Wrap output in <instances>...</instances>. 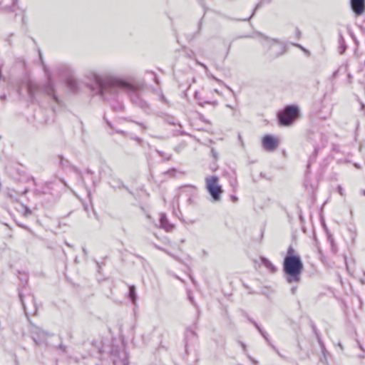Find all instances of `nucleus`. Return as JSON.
<instances>
[{
    "label": "nucleus",
    "instance_id": "nucleus-1",
    "mask_svg": "<svg viewBox=\"0 0 365 365\" xmlns=\"http://www.w3.org/2000/svg\"><path fill=\"white\" fill-rule=\"evenodd\" d=\"M86 78L93 83L90 86L91 91L102 98L107 93L116 94L120 90L130 93L132 102L138 105L142 99L139 88L130 82L110 73L100 74L93 69L85 71Z\"/></svg>",
    "mask_w": 365,
    "mask_h": 365
},
{
    "label": "nucleus",
    "instance_id": "nucleus-2",
    "mask_svg": "<svg viewBox=\"0 0 365 365\" xmlns=\"http://www.w3.org/2000/svg\"><path fill=\"white\" fill-rule=\"evenodd\" d=\"M282 271L285 280L289 284L299 283L304 271V264L300 255L292 245L287 248L282 262Z\"/></svg>",
    "mask_w": 365,
    "mask_h": 365
},
{
    "label": "nucleus",
    "instance_id": "nucleus-3",
    "mask_svg": "<svg viewBox=\"0 0 365 365\" xmlns=\"http://www.w3.org/2000/svg\"><path fill=\"white\" fill-rule=\"evenodd\" d=\"M40 59L42 62L43 69L47 78V81L43 86H40L32 81H29L27 83V91L30 99L32 101L36 100V95L38 93H44L50 96L52 100L56 102L59 106H62V102L59 100L58 96L55 94V89L53 86V81L51 78V75L48 71L46 66L44 65L42 59V55L39 53Z\"/></svg>",
    "mask_w": 365,
    "mask_h": 365
},
{
    "label": "nucleus",
    "instance_id": "nucleus-4",
    "mask_svg": "<svg viewBox=\"0 0 365 365\" xmlns=\"http://www.w3.org/2000/svg\"><path fill=\"white\" fill-rule=\"evenodd\" d=\"M299 115V107L295 104H289L277 113V119L280 125L289 126Z\"/></svg>",
    "mask_w": 365,
    "mask_h": 365
},
{
    "label": "nucleus",
    "instance_id": "nucleus-5",
    "mask_svg": "<svg viewBox=\"0 0 365 365\" xmlns=\"http://www.w3.org/2000/svg\"><path fill=\"white\" fill-rule=\"evenodd\" d=\"M206 189L211 197V201L213 202H219L221 200V195L223 190L219 185V178L217 175H212L205 178Z\"/></svg>",
    "mask_w": 365,
    "mask_h": 365
},
{
    "label": "nucleus",
    "instance_id": "nucleus-6",
    "mask_svg": "<svg viewBox=\"0 0 365 365\" xmlns=\"http://www.w3.org/2000/svg\"><path fill=\"white\" fill-rule=\"evenodd\" d=\"M256 34L261 38L260 42H261L262 46L264 47L265 48H267V52H270V56L272 58H277L283 53V51H284L283 47H280V51L277 53H272L271 52L272 48L276 44L279 43V40H277L276 38H272L259 31L256 32Z\"/></svg>",
    "mask_w": 365,
    "mask_h": 365
},
{
    "label": "nucleus",
    "instance_id": "nucleus-7",
    "mask_svg": "<svg viewBox=\"0 0 365 365\" xmlns=\"http://www.w3.org/2000/svg\"><path fill=\"white\" fill-rule=\"evenodd\" d=\"M262 144L267 151H273L277 148L278 141L272 135L267 134L262 138Z\"/></svg>",
    "mask_w": 365,
    "mask_h": 365
},
{
    "label": "nucleus",
    "instance_id": "nucleus-8",
    "mask_svg": "<svg viewBox=\"0 0 365 365\" xmlns=\"http://www.w3.org/2000/svg\"><path fill=\"white\" fill-rule=\"evenodd\" d=\"M350 6L354 14L360 16L365 12V0H350Z\"/></svg>",
    "mask_w": 365,
    "mask_h": 365
},
{
    "label": "nucleus",
    "instance_id": "nucleus-9",
    "mask_svg": "<svg viewBox=\"0 0 365 365\" xmlns=\"http://www.w3.org/2000/svg\"><path fill=\"white\" fill-rule=\"evenodd\" d=\"M160 226L167 232L172 231L175 227L174 225L169 222L165 213H160Z\"/></svg>",
    "mask_w": 365,
    "mask_h": 365
},
{
    "label": "nucleus",
    "instance_id": "nucleus-10",
    "mask_svg": "<svg viewBox=\"0 0 365 365\" xmlns=\"http://www.w3.org/2000/svg\"><path fill=\"white\" fill-rule=\"evenodd\" d=\"M260 261L262 264L266 267L272 273L277 272V267L265 257H261Z\"/></svg>",
    "mask_w": 365,
    "mask_h": 365
},
{
    "label": "nucleus",
    "instance_id": "nucleus-11",
    "mask_svg": "<svg viewBox=\"0 0 365 365\" xmlns=\"http://www.w3.org/2000/svg\"><path fill=\"white\" fill-rule=\"evenodd\" d=\"M195 62H196V63H197V65L200 66L201 67H202V68L205 69V73H206V75H207V76L208 78H211V79L215 80V81H217V83H222V81L221 80L218 79L217 77H215L214 75H212V74L210 72V71H209V69H208L207 66L205 63H202V62L199 61L198 60H195Z\"/></svg>",
    "mask_w": 365,
    "mask_h": 365
},
{
    "label": "nucleus",
    "instance_id": "nucleus-12",
    "mask_svg": "<svg viewBox=\"0 0 365 365\" xmlns=\"http://www.w3.org/2000/svg\"><path fill=\"white\" fill-rule=\"evenodd\" d=\"M339 53L340 54H343L346 51L347 46H346L345 40L341 33L339 34Z\"/></svg>",
    "mask_w": 365,
    "mask_h": 365
},
{
    "label": "nucleus",
    "instance_id": "nucleus-13",
    "mask_svg": "<svg viewBox=\"0 0 365 365\" xmlns=\"http://www.w3.org/2000/svg\"><path fill=\"white\" fill-rule=\"evenodd\" d=\"M128 297L133 304L136 303L137 293L135 287L134 285L129 286Z\"/></svg>",
    "mask_w": 365,
    "mask_h": 365
},
{
    "label": "nucleus",
    "instance_id": "nucleus-14",
    "mask_svg": "<svg viewBox=\"0 0 365 365\" xmlns=\"http://www.w3.org/2000/svg\"><path fill=\"white\" fill-rule=\"evenodd\" d=\"M271 2V0H261L257 5L255 7L252 14L250 16L247 17V18H245L244 19H242V21H250V19L254 16L256 11L257 9H259V8H261L264 4H269Z\"/></svg>",
    "mask_w": 365,
    "mask_h": 365
},
{
    "label": "nucleus",
    "instance_id": "nucleus-15",
    "mask_svg": "<svg viewBox=\"0 0 365 365\" xmlns=\"http://www.w3.org/2000/svg\"><path fill=\"white\" fill-rule=\"evenodd\" d=\"M312 330H313V332L315 334V336L319 342V344L321 347V349L324 350H325V346H324V342L322 341V339H321V336H320V334H319V332L318 331L316 326L314 325V324H312Z\"/></svg>",
    "mask_w": 365,
    "mask_h": 365
},
{
    "label": "nucleus",
    "instance_id": "nucleus-16",
    "mask_svg": "<svg viewBox=\"0 0 365 365\" xmlns=\"http://www.w3.org/2000/svg\"><path fill=\"white\" fill-rule=\"evenodd\" d=\"M110 185L112 187H113L115 189V188L120 189V188L123 187V188L125 189L129 193L132 194V192L130 190V189L128 187V186L125 185L120 180H118L116 181L115 185H112V184H110Z\"/></svg>",
    "mask_w": 365,
    "mask_h": 365
},
{
    "label": "nucleus",
    "instance_id": "nucleus-17",
    "mask_svg": "<svg viewBox=\"0 0 365 365\" xmlns=\"http://www.w3.org/2000/svg\"><path fill=\"white\" fill-rule=\"evenodd\" d=\"M70 168L73 172H74L78 175V177L81 181H82V182L84 181L83 173L80 169H78L77 167H76L75 165H70Z\"/></svg>",
    "mask_w": 365,
    "mask_h": 365
},
{
    "label": "nucleus",
    "instance_id": "nucleus-18",
    "mask_svg": "<svg viewBox=\"0 0 365 365\" xmlns=\"http://www.w3.org/2000/svg\"><path fill=\"white\" fill-rule=\"evenodd\" d=\"M67 84L72 90H77L78 88V83L75 79H68Z\"/></svg>",
    "mask_w": 365,
    "mask_h": 365
},
{
    "label": "nucleus",
    "instance_id": "nucleus-19",
    "mask_svg": "<svg viewBox=\"0 0 365 365\" xmlns=\"http://www.w3.org/2000/svg\"><path fill=\"white\" fill-rule=\"evenodd\" d=\"M137 106H138L139 107H140L141 108H143L145 110H147L148 109H149L148 103L143 99H141Z\"/></svg>",
    "mask_w": 365,
    "mask_h": 365
},
{
    "label": "nucleus",
    "instance_id": "nucleus-20",
    "mask_svg": "<svg viewBox=\"0 0 365 365\" xmlns=\"http://www.w3.org/2000/svg\"><path fill=\"white\" fill-rule=\"evenodd\" d=\"M19 299L21 301V304L23 306L24 312H25L26 315H28L29 313L27 312V309H26V304H25L24 301V295H23V294L20 291L19 292Z\"/></svg>",
    "mask_w": 365,
    "mask_h": 365
},
{
    "label": "nucleus",
    "instance_id": "nucleus-21",
    "mask_svg": "<svg viewBox=\"0 0 365 365\" xmlns=\"http://www.w3.org/2000/svg\"><path fill=\"white\" fill-rule=\"evenodd\" d=\"M156 151L158 153V155L160 156H161L162 158H163L165 160H170L171 155H168V154L163 153V151H160V150H157Z\"/></svg>",
    "mask_w": 365,
    "mask_h": 365
},
{
    "label": "nucleus",
    "instance_id": "nucleus-22",
    "mask_svg": "<svg viewBox=\"0 0 365 365\" xmlns=\"http://www.w3.org/2000/svg\"><path fill=\"white\" fill-rule=\"evenodd\" d=\"M258 331L262 336V337L267 341H269L268 334L261 328L257 329Z\"/></svg>",
    "mask_w": 365,
    "mask_h": 365
},
{
    "label": "nucleus",
    "instance_id": "nucleus-23",
    "mask_svg": "<svg viewBox=\"0 0 365 365\" xmlns=\"http://www.w3.org/2000/svg\"><path fill=\"white\" fill-rule=\"evenodd\" d=\"M160 100L165 104H166L168 106L170 105L168 100L166 98V97L164 96V94L163 93H161L160 95Z\"/></svg>",
    "mask_w": 365,
    "mask_h": 365
},
{
    "label": "nucleus",
    "instance_id": "nucleus-24",
    "mask_svg": "<svg viewBox=\"0 0 365 365\" xmlns=\"http://www.w3.org/2000/svg\"><path fill=\"white\" fill-rule=\"evenodd\" d=\"M36 334L39 336L41 339H45L47 338L48 336H51V334H50L49 333H46L45 331H43V333H36Z\"/></svg>",
    "mask_w": 365,
    "mask_h": 365
},
{
    "label": "nucleus",
    "instance_id": "nucleus-25",
    "mask_svg": "<svg viewBox=\"0 0 365 365\" xmlns=\"http://www.w3.org/2000/svg\"><path fill=\"white\" fill-rule=\"evenodd\" d=\"M189 335L195 336L196 333L195 331L191 329L190 328H187L186 330V337H188Z\"/></svg>",
    "mask_w": 365,
    "mask_h": 365
},
{
    "label": "nucleus",
    "instance_id": "nucleus-26",
    "mask_svg": "<svg viewBox=\"0 0 365 365\" xmlns=\"http://www.w3.org/2000/svg\"><path fill=\"white\" fill-rule=\"evenodd\" d=\"M57 349L61 350L63 353H66V346L63 344H62V343H61L58 346Z\"/></svg>",
    "mask_w": 365,
    "mask_h": 365
},
{
    "label": "nucleus",
    "instance_id": "nucleus-27",
    "mask_svg": "<svg viewBox=\"0 0 365 365\" xmlns=\"http://www.w3.org/2000/svg\"><path fill=\"white\" fill-rule=\"evenodd\" d=\"M322 349V354H323V357H321L320 361H321L322 362L327 361V355H326V354H327V350H326V349H325V350H324V351H323V349Z\"/></svg>",
    "mask_w": 365,
    "mask_h": 365
},
{
    "label": "nucleus",
    "instance_id": "nucleus-28",
    "mask_svg": "<svg viewBox=\"0 0 365 365\" xmlns=\"http://www.w3.org/2000/svg\"><path fill=\"white\" fill-rule=\"evenodd\" d=\"M31 302H32V303L34 304V314H36V312H37V307H36V304L35 298H34V296L33 294H31Z\"/></svg>",
    "mask_w": 365,
    "mask_h": 365
},
{
    "label": "nucleus",
    "instance_id": "nucleus-29",
    "mask_svg": "<svg viewBox=\"0 0 365 365\" xmlns=\"http://www.w3.org/2000/svg\"><path fill=\"white\" fill-rule=\"evenodd\" d=\"M58 158H59V160H60V165H61V166H62V167L64 165V163H65V162H66V163H68V160H66L64 159V158H63V155H59V156H58Z\"/></svg>",
    "mask_w": 365,
    "mask_h": 365
},
{
    "label": "nucleus",
    "instance_id": "nucleus-30",
    "mask_svg": "<svg viewBox=\"0 0 365 365\" xmlns=\"http://www.w3.org/2000/svg\"><path fill=\"white\" fill-rule=\"evenodd\" d=\"M248 320L250 323H252L256 327L257 329L260 327V326L254 319H252L251 318H248Z\"/></svg>",
    "mask_w": 365,
    "mask_h": 365
},
{
    "label": "nucleus",
    "instance_id": "nucleus-31",
    "mask_svg": "<svg viewBox=\"0 0 365 365\" xmlns=\"http://www.w3.org/2000/svg\"><path fill=\"white\" fill-rule=\"evenodd\" d=\"M31 214V210H30V208L28 207L27 206H25L24 215L27 216Z\"/></svg>",
    "mask_w": 365,
    "mask_h": 365
},
{
    "label": "nucleus",
    "instance_id": "nucleus-32",
    "mask_svg": "<svg viewBox=\"0 0 365 365\" xmlns=\"http://www.w3.org/2000/svg\"><path fill=\"white\" fill-rule=\"evenodd\" d=\"M240 345H241V346L242 348V350H243L244 353L245 354H247V346L243 342H242V341H240Z\"/></svg>",
    "mask_w": 365,
    "mask_h": 365
},
{
    "label": "nucleus",
    "instance_id": "nucleus-33",
    "mask_svg": "<svg viewBox=\"0 0 365 365\" xmlns=\"http://www.w3.org/2000/svg\"><path fill=\"white\" fill-rule=\"evenodd\" d=\"M122 364L123 365H128L129 364L126 354H125V357L122 360Z\"/></svg>",
    "mask_w": 365,
    "mask_h": 365
},
{
    "label": "nucleus",
    "instance_id": "nucleus-34",
    "mask_svg": "<svg viewBox=\"0 0 365 365\" xmlns=\"http://www.w3.org/2000/svg\"><path fill=\"white\" fill-rule=\"evenodd\" d=\"M337 190L340 195H341V196L344 195V190H343V188L341 187V186L339 185L337 187Z\"/></svg>",
    "mask_w": 365,
    "mask_h": 365
},
{
    "label": "nucleus",
    "instance_id": "nucleus-35",
    "mask_svg": "<svg viewBox=\"0 0 365 365\" xmlns=\"http://www.w3.org/2000/svg\"><path fill=\"white\" fill-rule=\"evenodd\" d=\"M211 153H212V156H213L215 159H217V151H216L214 148H212V150H211Z\"/></svg>",
    "mask_w": 365,
    "mask_h": 365
},
{
    "label": "nucleus",
    "instance_id": "nucleus-36",
    "mask_svg": "<svg viewBox=\"0 0 365 365\" xmlns=\"http://www.w3.org/2000/svg\"><path fill=\"white\" fill-rule=\"evenodd\" d=\"M247 356H248V357H249V359L252 361V364H253L254 365H259V362H258V361H257V360H255V359H252V358L250 356H249L248 354H247Z\"/></svg>",
    "mask_w": 365,
    "mask_h": 365
},
{
    "label": "nucleus",
    "instance_id": "nucleus-37",
    "mask_svg": "<svg viewBox=\"0 0 365 365\" xmlns=\"http://www.w3.org/2000/svg\"><path fill=\"white\" fill-rule=\"evenodd\" d=\"M297 286H293V287L291 288V289H290L291 293H292V294H296V292H297Z\"/></svg>",
    "mask_w": 365,
    "mask_h": 365
},
{
    "label": "nucleus",
    "instance_id": "nucleus-38",
    "mask_svg": "<svg viewBox=\"0 0 365 365\" xmlns=\"http://www.w3.org/2000/svg\"><path fill=\"white\" fill-rule=\"evenodd\" d=\"M136 123L138 125H139L143 128V130H145L147 129V127L143 123Z\"/></svg>",
    "mask_w": 365,
    "mask_h": 365
},
{
    "label": "nucleus",
    "instance_id": "nucleus-39",
    "mask_svg": "<svg viewBox=\"0 0 365 365\" xmlns=\"http://www.w3.org/2000/svg\"><path fill=\"white\" fill-rule=\"evenodd\" d=\"M2 67H3V65L0 64V80L3 79Z\"/></svg>",
    "mask_w": 365,
    "mask_h": 365
},
{
    "label": "nucleus",
    "instance_id": "nucleus-40",
    "mask_svg": "<svg viewBox=\"0 0 365 365\" xmlns=\"http://www.w3.org/2000/svg\"><path fill=\"white\" fill-rule=\"evenodd\" d=\"M231 198H232V202H236L238 200L237 197V196H235V195H232V196L231 197Z\"/></svg>",
    "mask_w": 365,
    "mask_h": 365
},
{
    "label": "nucleus",
    "instance_id": "nucleus-41",
    "mask_svg": "<svg viewBox=\"0 0 365 365\" xmlns=\"http://www.w3.org/2000/svg\"><path fill=\"white\" fill-rule=\"evenodd\" d=\"M201 29H202V19L199 22V24H198V31L197 32L200 33Z\"/></svg>",
    "mask_w": 365,
    "mask_h": 365
},
{
    "label": "nucleus",
    "instance_id": "nucleus-42",
    "mask_svg": "<svg viewBox=\"0 0 365 365\" xmlns=\"http://www.w3.org/2000/svg\"><path fill=\"white\" fill-rule=\"evenodd\" d=\"M154 81L156 83L159 84L160 83V81H159V79L157 77V76L155 74V76H154Z\"/></svg>",
    "mask_w": 365,
    "mask_h": 365
},
{
    "label": "nucleus",
    "instance_id": "nucleus-43",
    "mask_svg": "<svg viewBox=\"0 0 365 365\" xmlns=\"http://www.w3.org/2000/svg\"><path fill=\"white\" fill-rule=\"evenodd\" d=\"M86 173H87L88 175H93V172L91 169H89V168H88V169L86 170Z\"/></svg>",
    "mask_w": 365,
    "mask_h": 365
},
{
    "label": "nucleus",
    "instance_id": "nucleus-44",
    "mask_svg": "<svg viewBox=\"0 0 365 365\" xmlns=\"http://www.w3.org/2000/svg\"><path fill=\"white\" fill-rule=\"evenodd\" d=\"M231 48V43L228 45L226 55H228Z\"/></svg>",
    "mask_w": 365,
    "mask_h": 365
},
{
    "label": "nucleus",
    "instance_id": "nucleus-45",
    "mask_svg": "<svg viewBox=\"0 0 365 365\" xmlns=\"http://www.w3.org/2000/svg\"><path fill=\"white\" fill-rule=\"evenodd\" d=\"M6 94H2L0 96V99L2 101H4L6 99Z\"/></svg>",
    "mask_w": 365,
    "mask_h": 365
},
{
    "label": "nucleus",
    "instance_id": "nucleus-46",
    "mask_svg": "<svg viewBox=\"0 0 365 365\" xmlns=\"http://www.w3.org/2000/svg\"><path fill=\"white\" fill-rule=\"evenodd\" d=\"M205 103L211 104V105H213V106H216L217 105V102L216 101L206 102Z\"/></svg>",
    "mask_w": 365,
    "mask_h": 365
},
{
    "label": "nucleus",
    "instance_id": "nucleus-47",
    "mask_svg": "<svg viewBox=\"0 0 365 365\" xmlns=\"http://www.w3.org/2000/svg\"><path fill=\"white\" fill-rule=\"evenodd\" d=\"M338 75V71H335L334 73H333V78H336Z\"/></svg>",
    "mask_w": 365,
    "mask_h": 365
},
{
    "label": "nucleus",
    "instance_id": "nucleus-48",
    "mask_svg": "<svg viewBox=\"0 0 365 365\" xmlns=\"http://www.w3.org/2000/svg\"><path fill=\"white\" fill-rule=\"evenodd\" d=\"M60 180L65 186H67V183L64 179H61Z\"/></svg>",
    "mask_w": 365,
    "mask_h": 365
},
{
    "label": "nucleus",
    "instance_id": "nucleus-49",
    "mask_svg": "<svg viewBox=\"0 0 365 365\" xmlns=\"http://www.w3.org/2000/svg\"><path fill=\"white\" fill-rule=\"evenodd\" d=\"M106 121L107 125H108L109 127L112 128V124H111V123H110L109 120H106Z\"/></svg>",
    "mask_w": 365,
    "mask_h": 365
},
{
    "label": "nucleus",
    "instance_id": "nucleus-50",
    "mask_svg": "<svg viewBox=\"0 0 365 365\" xmlns=\"http://www.w3.org/2000/svg\"><path fill=\"white\" fill-rule=\"evenodd\" d=\"M18 3V0H12V4L13 6H16Z\"/></svg>",
    "mask_w": 365,
    "mask_h": 365
},
{
    "label": "nucleus",
    "instance_id": "nucleus-51",
    "mask_svg": "<svg viewBox=\"0 0 365 365\" xmlns=\"http://www.w3.org/2000/svg\"><path fill=\"white\" fill-rule=\"evenodd\" d=\"M317 153H318V149H317V148H315V149H314V157H315V156H317Z\"/></svg>",
    "mask_w": 365,
    "mask_h": 365
},
{
    "label": "nucleus",
    "instance_id": "nucleus-52",
    "mask_svg": "<svg viewBox=\"0 0 365 365\" xmlns=\"http://www.w3.org/2000/svg\"><path fill=\"white\" fill-rule=\"evenodd\" d=\"M252 36L250 35L241 36L240 38H251Z\"/></svg>",
    "mask_w": 365,
    "mask_h": 365
},
{
    "label": "nucleus",
    "instance_id": "nucleus-53",
    "mask_svg": "<svg viewBox=\"0 0 365 365\" xmlns=\"http://www.w3.org/2000/svg\"><path fill=\"white\" fill-rule=\"evenodd\" d=\"M83 252L85 255H86L87 253H88V252H87V250H86V249L85 247H83Z\"/></svg>",
    "mask_w": 365,
    "mask_h": 365
},
{
    "label": "nucleus",
    "instance_id": "nucleus-54",
    "mask_svg": "<svg viewBox=\"0 0 365 365\" xmlns=\"http://www.w3.org/2000/svg\"><path fill=\"white\" fill-rule=\"evenodd\" d=\"M294 45L298 48H302V46L299 43H294Z\"/></svg>",
    "mask_w": 365,
    "mask_h": 365
},
{
    "label": "nucleus",
    "instance_id": "nucleus-55",
    "mask_svg": "<svg viewBox=\"0 0 365 365\" xmlns=\"http://www.w3.org/2000/svg\"><path fill=\"white\" fill-rule=\"evenodd\" d=\"M156 247H157L158 250H163V251H164V252H165L168 253L165 250H164V249H163V248H161V247H158V246H156Z\"/></svg>",
    "mask_w": 365,
    "mask_h": 365
},
{
    "label": "nucleus",
    "instance_id": "nucleus-56",
    "mask_svg": "<svg viewBox=\"0 0 365 365\" xmlns=\"http://www.w3.org/2000/svg\"><path fill=\"white\" fill-rule=\"evenodd\" d=\"M29 192V189L28 188H26L24 192H23V194L25 195L26 194L27 192Z\"/></svg>",
    "mask_w": 365,
    "mask_h": 365
},
{
    "label": "nucleus",
    "instance_id": "nucleus-57",
    "mask_svg": "<svg viewBox=\"0 0 365 365\" xmlns=\"http://www.w3.org/2000/svg\"><path fill=\"white\" fill-rule=\"evenodd\" d=\"M359 348H360L363 351H364V348H363L362 345H361L360 343H359Z\"/></svg>",
    "mask_w": 365,
    "mask_h": 365
},
{
    "label": "nucleus",
    "instance_id": "nucleus-58",
    "mask_svg": "<svg viewBox=\"0 0 365 365\" xmlns=\"http://www.w3.org/2000/svg\"><path fill=\"white\" fill-rule=\"evenodd\" d=\"M21 227L26 229V230H29V227H26V225H21Z\"/></svg>",
    "mask_w": 365,
    "mask_h": 365
},
{
    "label": "nucleus",
    "instance_id": "nucleus-59",
    "mask_svg": "<svg viewBox=\"0 0 365 365\" xmlns=\"http://www.w3.org/2000/svg\"><path fill=\"white\" fill-rule=\"evenodd\" d=\"M117 133H120V134H123L124 131H123V130H118Z\"/></svg>",
    "mask_w": 365,
    "mask_h": 365
},
{
    "label": "nucleus",
    "instance_id": "nucleus-60",
    "mask_svg": "<svg viewBox=\"0 0 365 365\" xmlns=\"http://www.w3.org/2000/svg\"><path fill=\"white\" fill-rule=\"evenodd\" d=\"M195 98L198 97V93L197 91L195 93Z\"/></svg>",
    "mask_w": 365,
    "mask_h": 365
},
{
    "label": "nucleus",
    "instance_id": "nucleus-61",
    "mask_svg": "<svg viewBox=\"0 0 365 365\" xmlns=\"http://www.w3.org/2000/svg\"><path fill=\"white\" fill-rule=\"evenodd\" d=\"M8 195L9 196V197L13 198V195L11 194H10L9 192L8 193Z\"/></svg>",
    "mask_w": 365,
    "mask_h": 365
},
{
    "label": "nucleus",
    "instance_id": "nucleus-62",
    "mask_svg": "<svg viewBox=\"0 0 365 365\" xmlns=\"http://www.w3.org/2000/svg\"><path fill=\"white\" fill-rule=\"evenodd\" d=\"M361 192H362V194H363L364 195H365V190H363L361 191Z\"/></svg>",
    "mask_w": 365,
    "mask_h": 365
},
{
    "label": "nucleus",
    "instance_id": "nucleus-63",
    "mask_svg": "<svg viewBox=\"0 0 365 365\" xmlns=\"http://www.w3.org/2000/svg\"><path fill=\"white\" fill-rule=\"evenodd\" d=\"M299 33H300V32H299V30L298 29H297V34H299Z\"/></svg>",
    "mask_w": 365,
    "mask_h": 365
},
{
    "label": "nucleus",
    "instance_id": "nucleus-64",
    "mask_svg": "<svg viewBox=\"0 0 365 365\" xmlns=\"http://www.w3.org/2000/svg\"><path fill=\"white\" fill-rule=\"evenodd\" d=\"M350 215H351V216H352V215H353V211H352V210H350Z\"/></svg>",
    "mask_w": 365,
    "mask_h": 365
}]
</instances>
